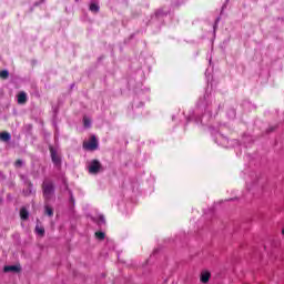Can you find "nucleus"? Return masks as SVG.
<instances>
[{
    "mask_svg": "<svg viewBox=\"0 0 284 284\" xmlns=\"http://www.w3.org/2000/svg\"><path fill=\"white\" fill-rule=\"evenodd\" d=\"M42 190L44 199H52L54 194V184L50 180H44Z\"/></svg>",
    "mask_w": 284,
    "mask_h": 284,
    "instance_id": "nucleus-1",
    "label": "nucleus"
},
{
    "mask_svg": "<svg viewBox=\"0 0 284 284\" xmlns=\"http://www.w3.org/2000/svg\"><path fill=\"white\" fill-rule=\"evenodd\" d=\"M99 172H101V162H99L98 160H92L89 163V173L99 174Z\"/></svg>",
    "mask_w": 284,
    "mask_h": 284,
    "instance_id": "nucleus-2",
    "label": "nucleus"
},
{
    "mask_svg": "<svg viewBox=\"0 0 284 284\" xmlns=\"http://www.w3.org/2000/svg\"><path fill=\"white\" fill-rule=\"evenodd\" d=\"M97 148H99V142L97 141L95 136H92L89 142L83 143L84 150L94 151V150H97Z\"/></svg>",
    "mask_w": 284,
    "mask_h": 284,
    "instance_id": "nucleus-3",
    "label": "nucleus"
},
{
    "mask_svg": "<svg viewBox=\"0 0 284 284\" xmlns=\"http://www.w3.org/2000/svg\"><path fill=\"white\" fill-rule=\"evenodd\" d=\"M50 152H51V159L54 165H61V156L59 155V153H57V150H54V148L51 146Z\"/></svg>",
    "mask_w": 284,
    "mask_h": 284,
    "instance_id": "nucleus-4",
    "label": "nucleus"
},
{
    "mask_svg": "<svg viewBox=\"0 0 284 284\" xmlns=\"http://www.w3.org/2000/svg\"><path fill=\"white\" fill-rule=\"evenodd\" d=\"M212 274L209 271H203L200 275L201 283H209Z\"/></svg>",
    "mask_w": 284,
    "mask_h": 284,
    "instance_id": "nucleus-5",
    "label": "nucleus"
},
{
    "mask_svg": "<svg viewBox=\"0 0 284 284\" xmlns=\"http://www.w3.org/2000/svg\"><path fill=\"white\" fill-rule=\"evenodd\" d=\"M28 101V95L26 94V92H20L18 94V103L20 105H23V103H26Z\"/></svg>",
    "mask_w": 284,
    "mask_h": 284,
    "instance_id": "nucleus-6",
    "label": "nucleus"
},
{
    "mask_svg": "<svg viewBox=\"0 0 284 284\" xmlns=\"http://www.w3.org/2000/svg\"><path fill=\"white\" fill-rule=\"evenodd\" d=\"M21 267L17 266V265H10V266H4L3 272L8 273V272H20Z\"/></svg>",
    "mask_w": 284,
    "mask_h": 284,
    "instance_id": "nucleus-7",
    "label": "nucleus"
},
{
    "mask_svg": "<svg viewBox=\"0 0 284 284\" xmlns=\"http://www.w3.org/2000/svg\"><path fill=\"white\" fill-rule=\"evenodd\" d=\"M10 139H12V135H10V133H8V132L0 133V141L8 143V141H10Z\"/></svg>",
    "mask_w": 284,
    "mask_h": 284,
    "instance_id": "nucleus-8",
    "label": "nucleus"
},
{
    "mask_svg": "<svg viewBox=\"0 0 284 284\" xmlns=\"http://www.w3.org/2000/svg\"><path fill=\"white\" fill-rule=\"evenodd\" d=\"M20 216H21L22 221H27L28 216H30V213H28V210H26V207H22L20 210Z\"/></svg>",
    "mask_w": 284,
    "mask_h": 284,
    "instance_id": "nucleus-9",
    "label": "nucleus"
},
{
    "mask_svg": "<svg viewBox=\"0 0 284 284\" xmlns=\"http://www.w3.org/2000/svg\"><path fill=\"white\" fill-rule=\"evenodd\" d=\"M10 77V72L8 70L0 71V79H8Z\"/></svg>",
    "mask_w": 284,
    "mask_h": 284,
    "instance_id": "nucleus-10",
    "label": "nucleus"
},
{
    "mask_svg": "<svg viewBox=\"0 0 284 284\" xmlns=\"http://www.w3.org/2000/svg\"><path fill=\"white\" fill-rule=\"evenodd\" d=\"M36 232L37 234H39L40 236H43L45 234V230L43 227L37 226L36 227Z\"/></svg>",
    "mask_w": 284,
    "mask_h": 284,
    "instance_id": "nucleus-11",
    "label": "nucleus"
},
{
    "mask_svg": "<svg viewBox=\"0 0 284 284\" xmlns=\"http://www.w3.org/2000/svg\"><path fill=\"white\" fill-rule=\"evenodd\" d=\"M84 128H90L92 125V121L90 118H83Z\"/></svg>",
    "mask_w": 284,
    "mask_h": 284,
    "instance_id": "nucleus-12",
    "label": "nucleus"
},
{
    "mask_svg": "<svg viewBox=\"0 0 284 284\" xmlns=\"http://www.w3.org/2000/svg\"><path fill=\"white\" fill-rule=\"evenodd\" d=\"M90 10H91V12H99V4H97V3H91Z\"/></svg>",
    "mask_w": 284,
    "mask_h": 284,
    "instance_id": "nucleus-13",
    "label": "nucleus"
},
{
    "mask_svg": "<svg viewBox=\"0 0 284 284\" xmlns=\"http://www.w3.org/2000/svg\"><path fill=\"white\" fill-rule=\"evenodd\" d=\"M97 239H99L100 241H103L105 239V233L103 232H97L95 233Z\"/></svg>",
    "mask_w": 284,
    "mask_h": 284,
    "instance_id": "nucleus-14",
    "label": "nucleus"
},
{
    "mask_svg": "<svg viewBox=\"0 0 284 284\" xmlns=\"http://www.w3.org/2000/svg\"><path fill=\"white\" fill-rule=\"evenodd\" d=\"M45 214H48V216H52V214H54V212L52 211V207L45 206Z\"/></svg>",
    "mask_w": 284,
    "mask_h": 284,
    "instance_id": "nucleus-15",
    "label": "nucleus"
},
{
    "mask_svg": "<svg viewBox=\"0 0 284 284\" xmlns=\"http://www.w3.org/2000/svg\"><path fill=\"white\" fill-rule=\"evenodd\" d=\"M21 165H23V161L17 160L16 161V168H21Z\"/></svg>",
    "mask_w": 284,
    "mask_h": 284,
    "instance_id": "nucleus-16",
    "label": "nucleus"
},
{
    "mask_svg": "<svg viewBox=\"0 0 284 284\" xmlns=\"http://www.w3.org/2000/svg\"><path fill=\"white\" fill-rule=\"evenodd\" d=\"M282 234L284 235V229L282 230Z\"/></svg>",
    "mask_w": 284,
    "mask_h": 284,
    "instance_id": "nucleus-17",
    "label": "nucleus"
}]
</instances>
